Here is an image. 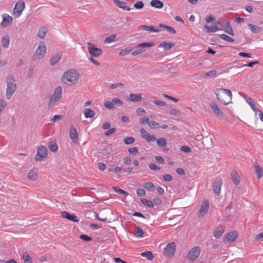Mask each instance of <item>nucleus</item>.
<instances>
[{
	"label": "nucleus",
	"mask_w": 263,
	"mask_h": 263,
	"mask_svg": "<svg viewBox=\"0 0 263 263\" xmlns=\"http://www.w3.org/2000/svg\"><path fill=\"white\" fill-rule=\"evenodd\" d=\"M162 96L164 98H166L168 100H172V101H174V102H178L179 101V100L178 99L173 98L171 96L167 95V94H163Z\"/></svg>",
	"instance_id": "052dcab7"
},
{
	"label": "nucleus",
	"mask_w": 263,
	"mask_h": 263,
	"mask_svg": "<svg viewBox=\"0 0 263 263\" xmlns=\"http://www.w3.org/2000/svg\"><path fill=\"white\" fill-rule=\"evenodd\" d=\"M139 28L140 30L143 29L149 32H158L159 31V29L155 28L153 26L142 25L139 27Z\"/></svg>",
	"instance_id": "bb28decb"
},
{
	"label": "nucleus",
	"mask_w": 263,
	"mask_h": 263,
	"mask_svg": "<svg viewBox=\"0 0 263 263\" xmlns=\"http://www.w3.org/2000/svg\"><path fill=\"white\" fill-rule=\"evenodd\" d=\"M87 49L89 54V60L96 66H100V63L96 58L99 57L102 53V50L97 48L96 45L90 43H87Z\"/></svg>",
	"instance_id": "7ed1b4c3"
},
{
	"label": "nucleus",
	"mask_w": 263,
	"mask_h": 263,
	"mask_svg": "<svg viewBox=\"0 0 263 263\" xmlns=\"http://www.w3.org/2000/svg\"><path fill=\"white\" fill-rule=\"evenodd\" d=\"M128 151L130 154H133V155H136L138 153V150L137 148L136 147H133L129 148L128 149Z\"/></svg>",
	"instance_id": "5fc2aeb1"
},
{
	"label": "nucleus",
	"mask_w": 263,
	"mask_h": 263,
	"mask_svg": "<svg viewBox=\"0 0 263 263\" xmlns=\"http://www.w3.org/2000/svg\"><path fill=\"white\" fill-rule=\"evenodd\" d=\"M115 2L119 7L124 10L129 11L131 9L130 7L126 5V4L125 2H121L118 0H115Z\"/></svg>",
	"instance_id": "7c9ffc66"
},
{
	"label": "nucleus",
	"mask_w": 263,
	"mask_h": 263,
	"mask_svg": "<svg viewBox=\"0 0 263 263\" xmlns=\"http://www.w3.org/2000/svg\"><path fill=\"white\" fill-rule=\"evenodd\" d=\"M113 189L117 193L122 195L125 198L128 195V193L122 189L118 188L117 187H114Z\"/></svg>",
	"instance_id": "a19ab883"
},
{
	"label": "nucleus",
	"mask_w": 263,
	"mask_h": 263,
	"mask_svg": "<svg viewBox=\"0 0 263 263\" xmlns=\"http://www.w3.org/2000/svg\"><path fill=\"white\" fill-rule=\"evenodd\" d=\"M217 71L215 70H213L204 74V77L212 78L216 76Z\"/></svg>",
	"instance_id": "864d4df0"
},
{
	"label": "nucleus",
	"mask_w": 263,
	"mask_h": 263,
	"mask_svg": "<svg viewBox=\"0 0 263 263\" xmlns=\"http://www.w3.org/2000/svg\"><path fill=\"white\" fill-rule=\"evenodd\" d=\"M61 59V54L59 53H56L51 57L50 59V64L51 65H54L59 62V61Z\"/></svg>",
	"instance_id": "cd10ccee"
},
{
	"label": "nucleus",
	"mask_w": 263,
	"mask_h": 263,
	"mask_svg": "<svg viewBox=\"0 0 263 263\" xmlns=\"http://www.w3.org/2000/svg\"><path fill=\"white\" fill-rule=\"evenodd\" d=\"M121 86L124 87V85L121 83H114L110 85L108 87L109 90H114L116 89L117 87Z\"/></svg>",
	"instance_id": "de8ad7c7"
},
{
	"label": "nucleus",
	"mask_w": 263,
	"mask_h": 263,
	"mask_svg": "<svg viewBox=\"0 0 263 263\" xmlns=\"http://www.w3.org/2000/svg\"><path fill=\"white\" fill-rule=\"evenodd\" d=\"M249 26H250L251 31L252 32L258 33V32L261 31V28L258 26L252 25L251 24H249Z\"/></svg>",
	"instance_id": "ea45409f"
},
{
	"label": "nucleus",
	"mask_w": 263,
	"mask_h": 263,
	"mask_svg": "<svg viewBox=\"0 0 263 263\" xmlns=\"http://www.w3.org/2000/svg\"><path fill=\"white\" fill-rule=\"evenodd\" d=\"M223 181L221 178H215L212 183V187L215 195L219 196L221 193Z\"/></svg>",
	"instance_id": "423d86ee"
},
{
	"label": "nucleus",
	"mask_w": 263,
	"mask_h": 263,
	"mask_svg": "<svg viewBox=\"0 0 263 263\" xmlns=\"http://www.w3.org/2000/svg\"><path fill=\"white\" fill-rule=\"evenodd\" d=\"M219 37L223 40H225L228 42H233L234 40L225 34H221L219 35Z\"/></svg>",
	"instance_id": "a18cd8bd"
},
{
	"label": "nucleus",
	"mask_w": 263,
	"mask_h": 263,
	"mask_svg": "<svg viewBox=\"0 0 263 263\" xmlns=\"http://www.w3.org/2000/svg\"><path fill=\"white\" fill-rule=\"evenodd\" d=\"M254 166L257 178L260 179L263 176V168L258 164L257 162L254 163Z\"/></svg>",
	"instance_id": "b1692460"
},
{
	"label": "nucleus",
	"mask_w": 263,
	"mask_h": 263,
	"mask_svg": "<svg viewBox=\"0 0 263 263\" xmlns=\"http://www.w3.org/2000/svg\"><path fill=\"white\" fill-rule=\"evenodd\" d=\"M16 90V84L13 83H8L6 90V98L9 100L12 97Z\"/></svg>",
	"instance_id": "4468645a"
},
{
	"label": "nucleus",
	"mask_w": 263,
	"mask_h": 263,
	"mask_svg": "<svg viewBox=\"0 0 263 263\" xmlns=\"http://www.w3.org/2000/svg\"><path fill=\"white\" fill-rule=\"evenodd\" d=\"M217 100L221 104L227 105L232 103V93L227 89L217 88L215 90Z\"/></svg>",
	"instance_id": "f257e3e1"
},
{
	"label": "nucleus",
	"mask_w": 263,
	"mask_h": 263,
	"mask_svg": "<svg viewBox=\"0 0 263 263\" xmlns=\"http://www.w3.org/2000/svg\"><path fill=\"white\" fill-rule=\"evenodd\" d=\"M153 102L155 104L159 106L164 107L166 105V104L164 102L159 100H154Z\"/></svg>",
	"instance_id": "13d9d810"
},
{
	"label": "nucleus",
	"mask_w": 263,
	"mask_h": 263,
	"mask_svg": "<svg viewBox=\"0 0 263 263\" xmlns=\"http://www.w3.org/2000/svg\"><path fill=\"white\" fill-rule=\"evenodd\" d=\"M49 148L51 151L55 152L58 151V146L56 143L50 142L49 144Z\"/></svg>",
	"instance_id": "49530a36"
},
{
	"label": "nucleus",
	"mask_w": 263,
	"mask_h": 263,
	"mask_svg": "<svg viewBox=\"0 0 263 263\" xmlns=\"http://www.w3.org/2000/svg\"><path fill=\"white\" fill-rule=\"evenodd\" d=\"M143 186L148 191H153L155 189V185L151 182L145 183L143 185Z\"/></svg>",
	"instance_id": "37998d69"
},
{
	"label": "nucleus",
	"mask_w": 263,
	"mask_h": 263,
	"mask_svg": "<svg viewBox=\"0 0 263 263\" xmlns=\"http://www.w3.org/2000/svg\"><path fill=\"white\" fill-rule=\"evenodd\" d=\"M140 201L144 205L148 207L153 208L154 206L153 202L151 200H147L145 198H142L141 199Z\"/></svg>",
	"instance_id": "4c0bfd02"
},
{
	"label": "nucleus",
	"mask_w": 263,
	"mask_h": 263,
	"mask_svg": "<svg viewBox=\"0 0 263 263\" xmlns=\"http://www.w3.org/2000/svg\"><path fill=\"white\" fill-rule=\"evenodd\" d=\"M112 101L114 103H115V104H117V105H118L119 106H122V105L123 104V102L121 100H120L119 99H118V98H114L112 100Z\"/></svg>",
	"instance_id": "6e6d98bb"
},
{
	"label": "nucleus",
	"mask_w": 263,
	"mask_h": 263,
	"mask_svg": "<svg viewBox=\"0 0 263 263\" xmlns=\"http://www.w3.org/2000/svg\"><path fill=\"white\" fill-rule=\"evenodd\" d=\"M176 245L174 242L168 243L164 250V254L165 256L171 257H172L175 252Z\"/></svg>",
	"instance_id": "f8f14e48"
},
{
	"label": "nucleus",
	"mask_w": 263,
	"mask_h": 263,
	"mask_svg": "<svg viewBox=\"0 0 263 263\" xmlns=\"http://www.w3.org/2000/svg\"><path fill=\"white\" fill-rule=\"evenodd\" d=\"M141 255L142 257H146L149 260H152L154 258L153 254L151 251H146L143 252L141 254Z\"/></svg>",
	"instance_id": "f704fd0d"
},
{
	"label": "nucleus",
	"mask_w": 263,
	"mask_h": 263,
	"mask_svg": "<svg viewBox=\"0 0 263 263\" xmlns=\"http://www.w3.org/2000/svg\"><path fill=\"white\" fill-rule=\"evenodd\" d=\"M246 101L250 105L251 108L255 106V104L251 98H248Z\"/></svg>",
	"instance_id": "774afa93"
},
{
	"label": "nucleus",
	"mask_w": 263,
	"mask_h": 263,
	"mask_svg": "<svg viewBox=\"0 0 263 263\" xmlns=\"http://www.w3.org/2000/svg\"><path fill=\"white\" fill-rule=\"evenodd\" d=\"M9 42L10 37L8 34H6L2 37V45L4 48H7L9 47Z\"/></svg>",
	"instance_id": "c85d7f7f"
},
{
	"label": "nucleus",
	"mask_w": 263,
	"mask_h": 263,
	"mask_svg": "<svg viewBox=\"0 0 263 263\" xmlns=\"http://www.w3.org/2000/svg\"><path fill=\"white\" fill-rule=\"evenodd\" d=\"M46 52V47L44 42H41L37 48L35 53L33 55L34 60H40L43 58Z\"/></svg>",
	"instance_id": "39448f33"
},
{
	"label": "nucleus",
	"mask_w": 263,
	"mask_h": 263,
	"mask_svg": "<svg viewBox=\"0 0 263 263\" xmlns=\"http://www.w3.org/2000/svg\"><path fill=\"white\" fill-rule=\"evenodd\" d=\"M135 140L132 137H125L124 138V142L126 144H131L135 142Z\"/></svg>",
	"instance_id": "09e8293b"
},
{
	"label": "nucleus",
	"mask_w": 263,
	"mask_h": 263,
	"mask_svg": "<svg viewBox=\"0 0 263 263\" xmlns=\"http://www.w3.org/2000/svg\"><path fill=\"white\" fill-rule=\"evenodd\" d=\"M22 258L25 263H32V258L28 253H24L23 254Z\"/></svg>",
	"instance_id": "c9c22d12"
},
{
	"label": "nucleus",
	"mask_w": 263,
	"mask_h": 263,
	"mask_svg": "<svg viewBox=\"0 0 263 263\" xmlns=\"http://www.w3.org/2000/svg\"><path fill=\"white\" fill-rule=\"evenodd\" d=\"M238 237L237 233L236 231H233L229 233L224 238V242H233L235 241Z\"/></svg>",
	"instance_id": "dca6fc26"
},
{
	"label": "nucleus",
	"mask_w": 263,
	"mask_h": 263,
	"mask_svg": "<svg viewBox=\"0 0 263 263\" xmlns=\"http://www.w3.org/2000/svg\"><path fill=\"white\" fill-rule=\"evenodd\" d=\"M140 48V49H137V50L133 51L132 53V54L133 55H137L140 54L144 52V51H145L144 49H142L141 48Z\"/></svg>",
	"instance_id": "bf43d9fd"
},
{
	"label": "nucleus",
	"mask_w": 263,
	"mask_h": 263,
	"mask_svg": "<svg viewBox=\"0 0 263 263\" xmlns=\"http://www.w3.org/2000/svg\"><path fill=\"white\" fill-rule=\"evenodd\" d=\"M47 153L48 151L45 147L43 146H39L37 148V153L34 159L36 161H42L47 157Z\"/></svg>",
	"instance_id": "1a4fd4ad"
},
{
	"label": "nucleus",
	"mask_w": 263,
	"mask_h": 263,
	"mask_svg": "<svg viewBox=\"0 0 263 263\" xmlns=\"http://www.w3.org/2000/svg\"><path fill=\"white\" fill-rule=\"evenodd\" d=\"M62 216L63 218L67 219L73 222H78L79 221V220L77 218V217L76 215L70 214L66 211L62 212Z\"/></svg>",
	"instance_id": "aec40b11"
},
{
	"label": "nucleus",
	"mask_w": 263,
	"mask_h": 263,
	"mask_svg": "<svg viewBox=\"0 0 263 263\" xmlns=\"http://www.w3.org/2000/svg\"><path fill=\"white\" fill-rule=\"evenodd\" d=\"M3 20L1 23V26L2 28H6L12 24L13 23V17L6 13L2 15Z\"/></svg>",
	"instance_id": "ddd939ff"
},
{
	"label": "nucleus",
	"mask_w": 263,
	"mask_h": 263,
	"mask_svg": "<svg viewBox=\"0 0 263 263\" xmlns=\"http://www.w3.org/2000/svg\"><path fill=\"white\" fill-rule=\"evenodd\" d=\"M133 50V48H126L125 49H122L121 50V51L119 52V55L120 56H124L127 54L128 53L131 52Z\"/></svg>",
	"instance_id": "79ce46f5"
},
{
	"label": "nucleus",
	"mask_w": 263,
	"mask_h": 263,
	"mask_svg": "<svg viewBox=\"0 0 263 263\" xmlns=\"http://www.w3.org/2000/svg\"><path fill=\"white\" fill-rule=\"evenodd\" d=\"M150 5L152 7L156 9H161L163 6V3L159 0H152L150 2Z\"/></svg>",
	"instance_id": "5701e85b"
},
{
	"label": "nucleus",
	"mask_w": 263,
	"mask_h": 263,
	"mask_svg": "<svg viewBox=\"0 0 263 263\" xmlns=\"http://www.w3.org/2000/svg\"><path fill=\"white\" fill-rule=\"evenodd\" d=\"M210 106L212 109L213 112L217 116L222 118L223 117V113L218 105L215 103H211Z\"/></svg>",
	"instance_id": "f3484780"
},
{
	"label": "nucleus",
	"mask_w": 263,
	"mask_h": 263,
	"mask_svg": "<svg viewBox=\"0 0 263 263\" xmlns=\"http://www.w3.org/2000/svg\"><path fill=\"white\" fill-rule=\"evenodd\" d=\"M209 202L208 200L202 202L198 213V217H203L208 211Z\"/></svg>",
	"instance_id": "2eb2a0df"
},
{
	"label": "nucleus",
	"mask_w": 263,
	"mask_h": 263,
	"mask_svg": "<svg viewBox=\"0 0 263 263\" xmlns=\"http://www.w3.org/2000/svg\"><path fill=\"white\" fill-rule=\"evenodd\" d=\"M117 36L115 34H112L110 36L106 37L104 40V43L105 44H110L112 42H115L117 41Z\"/></svg>",
	"instance_id": "473e14b6"
},
{
	"label": "nucleus",
	"mask_w": 263,
	"mask_h": 263,
	"mask_svg": "<svg viewBox=\"0 0 263 263\" xmlns=\"http://www.w3.org/2000/svg\"><path fill=\"white\" fill-rule=\"evenodd\" d=\"M148 125L149 127L153 129L160 128V124L154 121H149Z\"/></svg>",
	"instance_id": "c03bdc74"
},
{
	"label": "nucleus",
	"mask_w": 263,
	"mask_h": 263,
	"mask_svg": "<svg viewBox=\"0 0 263 263\" xmlns=\"http://www.w3.org/2000/svg\"><path fill=\"white\" fill-rule=\"evenodd\" d=\"M149 168L152 170H160V167L155 163H151L149 165Z\"/></svg>",
	"instance_id": "0e129e2a"
},
{
	"label": "nucleus",
	"mask_w": 263,
	"mask_h": 263,
	"mask_svg": "<svg viewBox=\"0 0 263 263\" xmlns=\"http://www.w3.org/2000/svg\"><path fill=\"white\" fill-rule=\"evenodd\" d=\"M84 115L86 118H93L95 116V112L92 109L87 108L84 111Z\"/></svg>",
	"instance_id": "2f4dec72"
},
{
	"label": "nucleus",
	"mask_w": 263,
	"mask_h": 263,
	"mask_svg": "<svg viewBox=\"0 0 263 263\" xmlns=\"http://www.w3.org/2000/svg\"><path fill=\"white\" fill-rule=\"evenodd\" d=\"M47 32V28L46 27L41 28L38 31L37 36L41 39H44Z\"/></svg>",
	"instance_id": "72a5a7b5"
},
{
	"label": "nucleus",
	"mask_w": 263,
	"mask_h": 263,
	"mask_svg": "<svg viewBox=\"0 0 263 263\" xmlns=\"http://www.w3.org/2000/svg\"><path fill=\"white\" fill-rule=\"evenodd\" d=\"M104 106L109 109H114L115 108L114 104L112 101H107L104 103Z\"/></svg>",
	"instance_id": "3c124183"
},
{
	"label": "nucleus",
	"mask_w": 263,
	"mask_h": 263,
	"mask_svg": "<svg viewBox=\"0 0 263 263\" xmlns=\"http://www.w3.org/2000/svg\"><path fill=\"white\" fill-rule=\"evenodd\" d=\"M141 137L146 140L148 142H155L157 139L153 134L151 135L143 128H141L140 130Z\"/></svg>",
	"instance_id": "9b49d317"
},
{
	"label": "nucleus",
	"mask_w": 263,
	"mask_h": 263,
	"mask_svg": "<svg viewBox=\"0 0 263 263\" xmlns=\"http://www.w3.org/2000/svg\"><path fill=\"white\" fill-rule=\"evenodd\" d=\"M142 100V93H131L129 96V100L133 102H140Z\"/></svg>",
	"instance_id": "4be33fe9"
},
{
	"label": "nucleus",
	"mask_w": 263,
	"mask_h": 263,
	"mask_svg": "<svg viewBox=\"0 0 263 263\" xmlns=\"http://www.w3.org/2000/svg\"><path fill=\"white\" fill-rule=\"evenodd\" d=\"M135 235L137 237H143V232L140 227H137V232L135 233Z\"/></svg>",
	"instance_id": "8fccbe9b"
},
{
	"label": "nucleus",
	"mask_w": 263,
	"mask_h": 263,
	"mask_svg": "<svg viewBox=\"0 0 263 263\" xmlns=\"http://www.w3.org/2000/svg\"><path fill=\"white\" fill-rule=\"evenodd\" d=\"M78 132L76 128L71 126L70 128V138L74 143H77L78 142Z\"/></svg>",
	"instance_id": "a211bd4d"
},
{
	"label": "nucleus",
	"mask_w": 263,
	"mask_h": 263,
	"mask_svg": "<svg viewBox=\"0 0 263 263\" xmlns=\"http://www.w3.org/2000/svg\"><path fill=\"white\" fill-rule=\"evenodd\" d=\"M224 232V228L222 226L218 227L214 232V236L219 238Z\"/></svg>",
	"instance_id": "c756f323"
},
{
	"label": "nucleus",
	"mask_w": 263,
	"mask_h": 263,
	"mask_svg": "<svg viewBox=\"0 0 263 263\" xmlns=\"http://www.w3.org/2000/svg\"><path fill=\"white\" fill-rule=\"evenodd\" d=\"M149 121V119L146 117L140 118L139 120L140 123L143 125L145 124L146 123L148 125Z\"/></svg>",
	"instance_id": "4d7b16f0"
},
{
	"label": "nucleus",
	"mask_w": 263,
	"mask_h": 263,
	"mask_svg": "<svg viewBox=\"0 0 263 263\" xmlns=\"http://www.w3.org/2000/svg\"><path fill=\"white\" fill-rule=\"evenodd\" d=\"M80 237L81 239L86 241H89L92 239L90 237L86 235H80Z\"/></svg>",
	"instance_id": "338daca9"
},
{
	"label": "nucleus",
	"mask_w": 263,
	"mask_h": 263,
	"mask_svg": "<svg viewBox=\"0 0 263 263\" xmlns=\"http://www.w3.org/2000/svg\"><path fill=\"white\" fill-rule=\"evenodd\" d=\"M38 177V169L33 168L28 174V178L29 180L35 181Z\"/></svg>",
	"instance_id": "412c9836"
},
{
	"label": "nucleus",
	"mask_w": 263,
	"mask_h": 263,
	"mask_svg": "<svg viewBox=\"0 0 263 263\" xmlns=\"http://www.w3.org/2000/svg\"><path fill=\"white\" fill-rule=\"evenodd\" d=\"M154 43L153 42H146L139 44L137 45V48H141L142 49L146 47H152L154 46Z\"/></svg>",
	"instance_id": "58836bf2"
},
{
	"label": "nucleus",
	"mask_w": 263,
	"mask_h": 263,
	"mask_svg": "<svg viewBox=\"0 0 263 263\" xmlns=\"http://www.w3.org/2000/svg\"><path fill=\"white\" fill-rule=\"evenodd\" d=\"M137 194L140 196H144L146 195V192L144 189H138L137 190Z\"/></svg>",
	"instance_id": "69168bd1"
},
{
	"label": "nucleus",
	"mask_w": 263,
	"mask_h": 263,
	"mask_svg": "<svg viewBox=\"0 0 263 263\" xmlns=\"http://www.w3.org/2000/svg\"><path fill=\"white\" fill-rule=\"evenodd\" d=\"M62 89L61 86L57 87L54 91V93L51 96L48 101V106L49 107H52L55 104L57 101H59L62 98Z\"/></svg>",
	"instance_id": "20e7f679"
},
{
	"label": "nucleus",
	"mask_w": 263,
	"mask_h": 263,
	"mask_svg": "<svg viewBox=\"0 0 263 263\" xmlns=\"http://www.w3.org/2000/svg\"><path fill=\"white\" fill-rule=\"evenodd\" d=\"M79 78V72L74 69L66 71L61 78L62 82L69 86L75 85Z\"/></svg>",
	"instance_id": "f03ea898"
},
{
	"label": "nucleus",
	"mask_w": 263,
	"mask_h": 263,
	"mask_svg": "<svg viewBox=\"0 0 263 263\" xmlns=\"http://www.w3.org/2000/svg\"><path fill=\"white\" fill-rule=\"evenodd\" d=\"M134 7L137 9H141L144 7V4L142 1H138L134 5Z\"/></svg>",
	"instance_id": "603ef678"
},
{
	"label": "nucleus",
	"mask_w": 263,
	"mask_h": 263,
	"mask_svg": "<svg viewBox=\"0 0 263 263\" xmlns=\"http://www.w3.org/2000/svg\"><path fill=\"white\" fill-rule=\"evenodd\" d=\"M63 116L62 115H54L53 118L51 120V121L54 123L58 120H61L63 118Z\"/></svg>",
	"instance_id": "680f3d73"
},
{
	"label": "nucleus",
	"mask_w": 263,
	"mask_h": 263,
	"mask_svg": "<svg viewBox=\"0 0 263 263\" xmlns=\"http://www.w3.org/2000/svg\"><path fill=\"white\" fill-rule=\"evenodd\" d=\"M223 29L225 32L231 35H234V32L232 27L229 22H226L223 26Z\"/></svg>",
	"instance_id": "393cba45"
},
{
	"label": "nucleus",
	"mask_w": 263,
	"mask_h": 263,
	"mask_svg": "<svg viewBox=\"0 0 263 263\" xmlns=\"http://www.w3.org/2000/svg\"><path fill=\"white\" fill-rule=\"evenodd\" d=\"M25 7V3L23 1H20L16 3L13 9V13L16 17H18L22 13Z\"/></svg>",
	"instance_id": "0eeeda50"
},
{
	"label": "nucleus",
	"mask_w": 263,
	"mask_h": 263,
	"mask_svg": "<svg viewBox=\"0 0 263 263\" xmlns=\"http://www.w3.org/2000/svg\"><path fill=\"white\" fill-rule=\"evenodd\" d=\"M170 114L172 116H176L180 114V111L176 109H171L170 111Z\"/></svg>",
	"instance_id": "e2e57ef3"
},
{
	"label": "nucleus",
	"mask_w": 263,
	"mask_h": 263,
	"mask_svg": "<svg viewBox=\"0 0 263 263\" xmlns=\"http://www.w3.org/2000/svg\"><path fill=\"white\" fill-rule=\"evenodd\" d=\"M221 26L220 22L216 21L214 22L211 24V25H205L204 26V29L206 32L211 33L215 32L219 30V27Z\"/></svg>",
	"instance_id": "6e6552de"
},
{
	"label": "nucleus",
	"mask_w": 263,
	"mask_h": 263,
	"mask_svg": "<svg viewBox=\"0 0 263 263\" xmlns=\"http://www.w3.org/2000/svg\"><path fill=\"white\" fill-rule=\"evenodd\" d=\"M157 141V144L159 147H163L166 145L167 140L165 138H160Z\"/></svg>",
	"instance_id": "e433bc0d"
},
{
	"label": "nucleus",
	"mask_w": 263,
	"mask_h": 263,
	"mask_svg": "<svg viewBox=\"0 0 263 263\" xmlns=\"http://www.w3.org/2000/svg\"><path fill=\"white\" fill-rule=\"evenodd\" d=\"M201 249L199 247H195L192 248L188 252L187 258L192 260H196L200 255Z\"/></svg>",
	"instance_id": "9d476101"
},
{
	"label": "nucleus",
	"mask_w": 263,
	"mask_h": 263,
	"mask_svg": "<svg viewBox=\"0 0 263 263\" xmlns=\"http://www.w3.org/2000/svg\"><path fill=\"white\" fill-rule=\"evenodd\" d=\"M175 46L173 42H167L165 41L161 42L158 45V48H162L164 50H168Z\"/></svg>",
	"instance_id": "6ab92c4d"
},
{
	"label": "nucleus",
	"mask_w": 263,
	"mask_h": 263,
	"mask_svg": "<svg viewBox=\"0 0 263 263\" xmlns=\"http://www.w3.org/2000/svg\"><path fill=\"white\" fill-rule=\"evenodd\" d=\"M231 176L233 183L235 185H238L240 182V177L238 173L235 171H233L231 173Z\"/></svg>",
	"instance_id": "a878e982"
}]
</instances>
